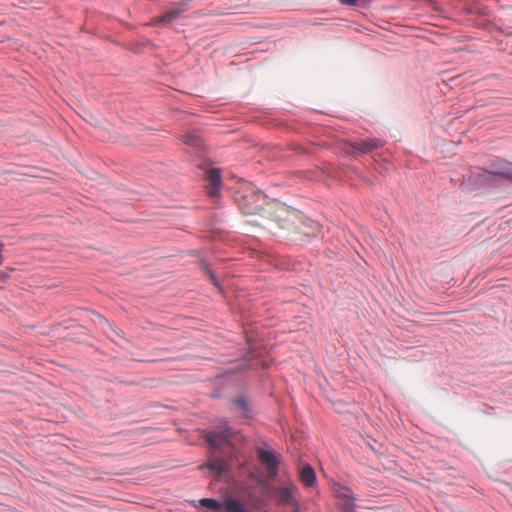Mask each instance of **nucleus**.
<instances>
[{
  "label": "nucleus",
  "mask_w": 512,
  "mask_h": 512,
  "mask_svg": "<svg viewBox=\"0 0 512 512\" xmlns=\"http://www.w3.org/2000/svg\"><path fill=\"white\" fill-rule=\"evenodd\" d=\"M93 314L99 319L100 323L109 326L117 335H119V332L116 330V327L112 323H110L108 319H106L98 312H93Z\"/></svg>",
  "instance_id": "6ab92c4d"
},
{
  "label": "nucleus",
  "mask_w": 512,
  "mask_h": 512,
  "mask_svg": "<svg viewBox=\"0 0 512 512\" xmlns=\"http://www.w3.org/2000/svg\"><path fill=\"white\" fill-rule=\"evenodd\" d=\"M231 404L234 406L241 419L254 420L256 418L257 412L246 395L240 394L232 398Z\"/></svg>",
  "instance_id": "9b49d317"
},
{
  "label": "nucleus",
  "mask_w": 512,
  "mask_h": 512,
  "mask_svg": "<svg viewBox=\"0 0 512 512\" xmlns=\"http://www.w3.org/2000/svg\"><path fill=\"white\" fill-rule=\"evenodd\" d=\"M220 504L219 512H250L243 500L229 493L223 496Z\"/></svg>",
  "instance_id": "f8f14e48"
},
{
  "label": "nucleus",
  "mask_w": 512,
  "mask_h": 512,
  "mask_svg": "<svg viewBox=\"0 0 512 512\" xmlns=\"http://www.w3.org/2000/svg\"><path fill=\"white\" fill-rule=\"evenodd\" d=\"M198 468L201 471L208 470L215 476L222 477L229 471V464L224 453H219V455L201 464Z\"/></svg>",
  "instance_id": "9d476101"
},
{
  "label": "nucleus",
  "mask_w": 512,
  "mask_h": 512,
  "mask_svg": "<svg viewBox=\"0 0 512 512\" xmlns=\"http://www.w3.org/2000/svg\"><path fill=\"white\" fill-rule=\"evenodd\" d=\"M204 180L207 182V195L210 198L219 197L220 188L223 184L222 170L218 167L204 170Z\"/></svg>",
  "instance_id": "1a4fd4ad"
},
{
  "label": "nucleus",
  "mask_w": 512,
  "mask_h": 512,
  "mask_svg": "<svg viewBox=\"0 0 512 512\" xmlns=\"http://www.w3.org/2000/svg\"><path fill=\"white\" fill-rule=\"evenodd\" d=\"M0 277L4 280V279H6L7 277H9V274H8V273H6V272H1V273H0Z\"/></svg>",
  "instance_id": "4be33fe9"
},
{
  "label": "nucleus",
  "mask_w": 512,
  "mask_h": 512,
  "mask_svg": "<svg viewBox=\"0 0 512 512\" xmlns=\"http://www.w3.org/2000/svg\"><path fill=\"white\" fill-rule=\"evenodd\" d=\"M269 198V195L262 190L257 189L251 194H241L235 197V201L239 206L241 212L245 215H256L263 210V204L259 202V196Z\"/></svg>",
  "instance_id": "39448f33"
},
{
  "label": "nucleus",
  "mask_w": 512,
  "mask_h": 512,
  "mask_svg": "<svg viewBox=\"0 0 512 512\" xmlns=\"http://www.w3.org/2000/svg\"><path fill=\"white\" fill-rule=\"evenodd\" d=\"M496 177L512 180V163L505 160L493 161L489 167L481 172L471 173L460 184L463 191H474L494 186Z\"/></svg>",
  "instance_id": "f03ea898"
},
{
  "label": "nucleus",
  "mask_w": 512,
  "mask_h": 512,
  "mask_svg": "<svg viewBox=\"0 0 512 512\" xmlns=\"http://www.w3.org/2000/svg\"><path fill=\"white\" fill-rule=\"evenodd\" d=\"M385 140L377 137H367L348 142L350 153L353 155L368 154L385 145Z\"/></svg>",
  "instance_id": "6e6552de"
},
{
  "label": "nucleus",
  "mask_w": 512,
  "mask_h": 512,
  "mask_svg": "<svg viewBox=\"0 0 512 512\" xmlns=\"http://www.w3.org/2000/svg\"><path fill=\"white\" fill-rule=\"evenodd\" d=\"M261 488L264 493H270L273 491L277 502L281 505H289L293 508L300 506L299 501L294 496V491L298 490L297 486L294 484L272 489L268 484L262 483Z\"/></svg>",
  "instance_id": "0eeeda50"
},
{
  "label": "nucleus",
  "mask_w": 512,
  "mask_h": 512,
  "mask_svg": "<svg viewBox=\"0 0 512 512\" xmlns=\"http://www.w3.org/2000/svg\"><path fill=\"white\" fill-rule=\"evenodd\" d=\"M259 358L260 354L255 349H246L241 355L240 362L237 365L225 369L223 372L212 378L211 398L217 400L226 398L228 391L235 388L237 385L238 380L235 376L250 370L253 367L254 360H258V364L261 367L267 368V362Z\"/></svg>",
  "instance_id": "f257e3e1"
},
{
  "label": "nucleus",
  "mask_w": 512,
  "mask_h": 512,
  "mask_svg": "<svg viewBox=\"0 0 512 512\" xmlns=\"http://www.w3.org/2000/svg\"><path fill=\"white\" fill-rule=\"evenodd\" d=\"M191 0H182L178 3V8H184L186 10V6L190 3Z\"/></svg>",
  "instance_id": "412c9836"
},
{
  "label": "nucleus",
  "mask_w": 512,
  "mask_h": 512,
  "mask_svg": "<svg viewBox=\"0 0 512 512\" xmlns=\"http://www.w3.org/2000/svg\"><path fill=\"white\" fill-rule=\"evenodd\" d=\"M330 488L335 498L340 501L338 504L340 512H356V497L349 486L339 481L332 480Z\"/></svg>",
  "instance_id": "20e7f679"
},
{
  "label": "nucleus",
  "mask_w": 512,
  "mask_h": 512,
  "mask_svg": "<svg viewBox=\"0 0 512 512\" xmlns=\"http://www.w3.org/2000/svg\"><path fill=\"white\" fill-rule=\"evenodd\" d=\"M191 0H182L178 3V8H184L186 10V6L190 3Z\"/></svg>",
  "instance_id": "aec40b11"
},
{
  "label": "nucleus",
  "mask_w": 512,
  "mask_h": 512,
  "mask_svg": "<svg viewBox=\"0 0 512 512\" xmlns=\"http://www.w3.org/2000/svg\"><path fill=\"white\" fill-rule=\"evenodd\" d=\"M257 457L263 466L267 468L272 478L278 475L281 455L272 449L268 443L264 442L263 447L257 448Z\"/></svg>",
  "instance_id": "423d86ee"
},
{
  "label": "nucleus",
  "mask_w": 512,
  "mask_h": 512,
  "mask_svg": "<svg viewBox=\"0 0 512 512\" xmlns=\"http://www.w3.org/2000/svg\"><path fill=\"white\" fill-rule=\"evenodd\" d=\"M185 12L184 8H177L166 11L161 15L157 16L155 22L158 24L167 25L176 20L182 13Z\"/></svg>",
  "instance_id": "dca6fc26"
},
{
  "label": "nucleus",
  "mask_w": 512,
  "mask_h": 512,
  "mask_svg": "<svg viewBox=\"0 0 512 512\" xmlns=\"http://www.w3.org/2000/svg\"><path fill=\"white\" fill-rule=\"evenodd\" d=\"M200 268L202 271L208 276L210 282L217 288H221V282L217 278L214 269L211 267L209 262L206 259H200L199 261Z\"/></svg>",
  "instance_id": "f3484780"
},
{
  "label": "nucleus",
  "mask_w": 512,
  "mask_h": 512,
  "mask_svg": "<svg viewBox=\"0 0 512 512\" xmlns=\"http://www.w3.org/2000/svg\"><path fill=\"white\" fill-rule=\"evenodd\" d=\"M292 512H301L300 506L293 508Z\"/></svg>",
  "instance_id": "5701e85b"
},
{
  "label": "nucleus",
  "mask_w": 512,
  "mask_h": 512,
  "mask_svg": "<svg viewBox=\"0 0 512 512\" xmlns=\"http://www.w3.org/2000/svg\"><path fill=\"white\" fill-rule=\"evenodd\" d=\"M339 2L344 6L349 7H360V8H368L372 4L373 0H339Z\"/></svg>",
  "instance_id": "a211bd4d"
},
{
  "label": "nucleus",
  "mask_w": 512,
  "mask_h": 512,
  "mask_svg": "<svg viewBox=\"0 0 512 512\" xmlns=\"http://www.w3.org/2000/svg\"><path fill=\"white\" fill-rule=\"evenodd\" d=\"M300 482L306 487H313L317 483V475L313 466L305 463L299 470L298 474Z\"/></svg>",
  "instance_id": "ddd939ff"
},
{
  "label": "nucleus",
  "mask_w": 512,
  "mask_h": 512,
  "mask_svg": "<svg viewBox=\"0 0 512 512\" xmlns=\"http://www.w3.org/2000/svg\"><path fill=\"white\" fill-rule=\"evenodd\" d=\"M194 506L203 512H219L221 500L214 497H203L196 503L193 501Z\"/></svg>",
  "instance_id": "4468645a"
},
{
  "label": "nucleus",
  "mask_w": 512,
  "mask_h": 512,
  "mask_svg": "<svg viewBox=\"0 0 512 512\" xmlns=\"http://www.w3.org/2000/svg\"><path fill=\"white\" fill-rule=\"evenodd\" d=\"M183 142L199 151L205 150V140L197 131H189L183 135Z\"/></svg>",
  "instance_id": "2eb2a0df"
},
{
  "label": "nucleus",
  "mask_w": 512,
  "mask_h": 512,
  "mask_svg": "<svg viewBox=\"0 0 512 512\" xmlns=\"http://www.w3.org/2000/svg\"><path fill=\"white\" fill-rule=\"evenodd\" d=\"M237 431L223 418L216 426L203 430L205 442L215 452L224 453V446H233L232 437Z\"/></svg>",
  "instance_id": "7ed1b4c3"
}]
</instances>
